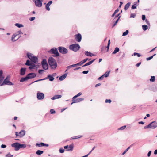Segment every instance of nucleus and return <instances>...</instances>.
Wrapping results in <instances>:
<instances>
[{
    "label": "nucleus",
    "instance_id": "obj_1",
    "mask_svg": "<svg viewBox=\"0 0 157 157\" xmlns=\"http://www.w3.org/2000/svg\"><path fill=\"white\" fill-rule=\"evenodd\" d=\"M48 63L51 67L53 69L56 68L57 63L55 60L52 57H50L48 59Z\"/></svg>",
    "mask_w": 157,
    "mask_h": 157
},
{
    "label": "nucleus",
    "instance_id": "obj_2",
    "mask_svg": "<svg viewBox=\"0 0 157 157\" xmlns=\"http://www.w3.org/2000/svg\"><path fill=\"white\" fill-rule=\"evenodd\" d=\"M80 47L77 44H74L70 45L69 46V49L75 52L78 51L80 48Z\"/></svg>",
    "mask_w": 157,
    "mask_h": 157
},
{
    "label": "nucleus",
    "instance_id": "obj_3",
    "mask_svg": "<svg viewBox=\"0 0 157 157\" xmlns=\"http://www.w3.org/2000/svg\"><path fill=\"white\" fill-rule=\"evenodd\" d=\"M10 78V75H8L4 80L2 83L1 85V86L3 85H13L14 84L9 81Z\"/></svg>",
    "mask_w": 157,
    "mask_h": 157
},
{
    "label": "nucleus",
    "instance_id": "obj_4",
    "mask_svg": "<svg viewBox=\"0 0 157 157\" xmlns=\"http://www.w3.org/2000/svg\"><path fill=\"white\" fill-rule=\"evenodd\" d=\"M157 127V122L156 121H154L150 123L148 125L144 127V129L152 128L154 129Z\"/></svg>",
    "mask_w": 157,
    "mask_h": 157
},
{
    "label": "nucleus",
    "instance_id": "obj_5",
    "mask_svg": "<svg viewBox=\"0 0 157 157\" xmlns=\"http://www.w3.org/2000/svg\"><path fill=\"white\" fill-rule=\"evenodd\" d=\"M49 53L54 54L55 56H59V53L57 49L55 48H53L48 51Z\"/></svg>",
    "mask_w": 157,
    "mask_h": 157
},
{
    "label": "nucleus",
    "instance_id": "obj_6",
    "mask_svg": "<svg viewBox=\"0 0 157 157\" xmlns=\"http://www.w3.org/2000/svg\"><path fill=\"white\" fill-rule=\"evenodd\" d=\"M68 52V50L65 48L59 46V52L65 54L67 53Z\"/></svg>",
    "mask_w": 157,
    "mask_h": 157
},
{
    "label": "nucleus",
    "instance_id": "obj_7",
    "mask_svg": "<svg viewBox=\"0 0 157 157\" xmlns=\"http://www.w3.org/2000/svg\"><path fill=\"white\" fill-rule=\"evenodd\" d=\"M48 78H49V80L50 81H53L54 80V78L52 76H51L50 75H48L47 77H46V78H43V79H39L38 80H36V81H35L33 83L35 82H38V81H42V80H43L46 79H47Z\"/></svg>",
    "mask_w": 157,
    "mask_h": 157
},
{
    "label": "nucleus",
    "instance_id": "obj_8",
    "mask_svg": "<svg viewBox=\"0 0 157 157\" xmlns=\"http://www.w3.org/2000/svg\"><path fill=\"white\" fill-rule=\"evenodd\" d=\"M11 146L12 147L15 148V151H18L19 150V143H13L11 144Z\"/></svg>",
    "mask_w": 157,
    "mask_h": 157
},
{
    "label": "nucleus",
    "instance_id": "obj_9",
    "mask_svg": "<svg viewBox=\"0 0 157 157\" xmlns=\"http://www.w3.org/2000/svg\"><path fill=\"white\" fill-rule=\"evenodd\" d=\"M44 97V94L42 93L38 92L37 94V98L38 100H42Z\"/></svg>",
    "mask_w": 157,
    "mask_h": 157
},
{
    "label": "nucleus",
    "instance_id": "obj_10",
    "mask_svg": "<svg viewBox=\"0 0 157 157\" xmlns=\"http://www.w3.org/2000/svg\"><path fill=\"white\" fill-rule=\"evenodd\" d=\"M42 2L39 0H36L35 2L36 6L38 7H41L42 5Z\"/></svg>",
    "mask_w": 157,
    "mask_h": 157
},
{
    "label": "nucleus",
    "instance_id": "obj_11",
    "mask_svg": "<svg viewBox=\"0 0 157 157\" xmlns=\"http://www.w3.org/2000/svg\"><path fill=\"white\" fill-rule=\"evenodd\" d=\"M82 39V36L80 33L75 35V40L78 42H80Z\"/></svg>",
    "mask_w": 157,
    "mask_h": 157
},
{
    "label": "nucleus",
    "instance_id": "obj_12",
    "mask_svg": "<svg viewBox=\"0 0 157 157\" xmlns=\"http://www.w3.org/2000/svg\"><path fill=\"white\" fill-rule=\"evenodd\" d=\"M36 146H38L39 147H41L43 146L48 147L49 145L48 144H44L43 143H41L40 144L36 143Z\"/></svg>",
    "mask_w": 157,
    "mask_h": 157
},
{
    "label": "nucleus",
    "instance_id": "obj_13",
    "mask_svg": "<svg viewBox=\"0 0 157 157\" xmlns=\"http://www.w3.org/2000/svg\"><path fill=\"white\" fill-rule=\"evenodd\" d=\"M18 35V34H17V33L14 34L11 37V40L13 41H15L17 40L19 37H20V36L18 38L15 39V37Z\"/></svg>",
    "mask_w": 157,
    "mask_h": 157
},
{
    "label": "nucleus",
    "instance_id": "obj_14",
    "mask_svg": "<svg viewBox=\"0 0 157 157\" xmlns=\"http://www.w3.org/2000/svg\"><path fill=\"white\" fill-rule=\"evenodd\" d=\"M26 69L25 68H21L20 70V74L21 76L24 75L25 73Z\"/></svg>",
    "mask_w": 157,
    "mask_h": 157
},
{
    "label": "nucleus",
    "instance_id": "obj_15",
    "mask_svg": "<svg viewBox=\"0 0 157 157\" xmlns=\"http://www.w3.org/2000/svg\"><path fill=\"white\" fill-rule=\"evenodd\" d=\"M27 76L29 79L35 77L36 76V75L34 73H30L28 74Z\"/></svg>",
    "mask_w": 157,
    "mask_h": 157
},
{
    "label": "nucleus",
    "instance_id": "obj_16",
    "mask_svg": "<svg viewBox=\"0 0 157 157\" xmlns=\"http://www.w3.org/2000/svg\"><path fill=\"white\" fill-rule=\"evenodd\" d=\"M83 100L84 99L82 98H78L76 100H75L74 99V100H73V101L72 103H71V105H72L73 103L79 102L83 101Z\"/></svg>",
    "mask_w": 157,
    "mask_h": 157
},
{
    "label": "nucleus",
    "instance_id": "obj_17",
    "mask_svg": "<svg viewBox=\"0 0 157 157\" xmlns=\"http://www.w3.org/2000/svg\"><path fill=\"white\" fill-rule=\"evenodd\" d=\"M4 78L3 75V71L2 70H0V83H1Z\"/></svg>",
    "mask_w": 157,
    "mask_h": 157
},
{
    "label": "nucleus",
    "instance_id": "obj_18",
    "mask_svg": "<svg viewBox=\"0 0 157 157\" xmlns=\"http://www.w3.org/2000/svg\"><path fill=\"white\" fill-rule=\"evenodd\" d=\"M52 3V1H50L46 5L45 8L48 11H49L50 10V8H49V6Z\"/></svg>",
    "mask_w": 157,
    "mask_h": 157
},
{
    "label": "nucleus",
    "instance_id": "obj_19",
    "mask_svg": "<svg viewBox=\"0 0 157 157\" xmlns=\"http://www.w3.org/2000/svg\"><path fill=\"white\" fill-rule=\"evenodd\" d=\"M74 148V145L73 144H70L69 146H68V149L66 150L67 151H72Z\"/></svg>",
    "mask_w": 157,
    "mask_h": 157
},
{
    "label": "nucleus",
    "instance_id": "obj_20",
    "mask_svg": "<svg viewBox=\"0 0 157 157\" xmlns=\"http://www.w3.org/2000/svg\"><path fill=\"white\" fill-rule=\"evenodd\" d=\"M67 74L65 73L62 76L59 77V80L62 81L67 76Z\"/></svg>",
    "mask_w": 157,
    "mask_h": 157
},
{
    "label": "nucleus",
    "instance_id": "obj_21",
    "mask_svg": "<svg viewBox=\"0 0 157 157\" xmlns=\"http://www.w3.org/2000/svg\"><path fill=\"white\" fill-rule=\"evenodd\" d=\"M25 131L24 130H22L19 132V136L20 137H22L25 135Z\"/></svg>",
    "mask_w": 157,
    "mask_h": 157
},
{
    "label": "nucleus",
    "instance_id": "obj_22",
    "mask_svg": "<svg viewBox=\"0 0 157 157\" xmlns=\"http://www.w3.org/2000/svg\"><path fill=\"white\" fill-rule=\"evenodd\" d=\"M96 59H94L85 64L82 66L83 67H86L87 66L91 64Z\"/></svg>",
    "mask_w": 157,
    "mask_h": 157
},
{
    "label": "nucleus",
    "instance_id": "obj_23",
    "mask_svg": "<svg viewBox=\"0 0 157 157\" xmlns=\"http://www.w3.org/2000/svg\"><path fill=\"white\" fill-rule=\"evenodd\" d=\"M37 58L36 57L34 56L33 57L31 60L34 63H36L37 62Z\"/></svg>",
    "mask_w": 157,
    "mask_h": 157
},
{
    "label": "nucleus",
    "instance_id": "obj_24",
    "mask_svg": "<svg viewBox=\"0 0 157 157\" xmlns=\"http://www.w3.org/2000/svg\"><path fill=\"white\" fill-rule=\"evenodd\" d=\"M29 79L28 77L26 76L25 77L21 78L20 80V82H23L24 81H26Z\"/></svg>",
    "mask_w": 157,
    "mask_h": 157
},
{
    "label": "nucleus",
    "instance_id": "obj_25",
    "mask_svg": "<svg viewBox=\"0 0 157 157\" xmlns=\"http://www.w3.org/2000/svg\"><path fill=\"white\" fill-rule=\"evenodd\" d=\"M130 4L131 3L128 2L125 5L124 8L125 11H126L128 9L130 6Z\"/></svg>",
    "mask_w": 157,
    "mask_h": 157
},
{
    "label": "nucleus",
    "instance_id": "obj_26",
    "mask_svg": "<svg viewBox=\"0 0 157 157\" xmlns=\"http://www.w3.org/2000/svg\"><path fill=\"white\" fill-rule=\"evenodd\" d=\"M27 55L29 59L31 60L33 57L34 56L32 54L30 53H28Z\"/></svg>",
    "mask_w": 157,
    "mask_h": 157
},
{
    "label": "nucleus",
    "instance_id": "obj_27",
    "mask_svg": "<svg viewBox=\"0 0 157 157\" xmlns=\"http://www.w3.org/2000/svg\"><path fill=\"white\" fill-rule=\"evenodd\" d=\"M43 153V151L38 150L36 152V153L38 155H41Z\"/></svg>",
    "mask_w": 157,
    "mask_h": 157
},
{
    "label": "nucleus",
    "instance_id": "obj_28",
    "mask_svg": "<svg viewBox=\"0 0 157 157\" xmlns=\"http://www.w3.org/2000/svg\"><path fill=\"white\" fill-rule=\"evenodd\" d=\"M119 51V48L118 47H116L114 51L112 53V54H115L117 52H118Z\"/></svg>",
    "mask_w": 157,
    "mask_h": 157
},
{
    "label": "nucleus",
    "instance_id": "obj_29",
    "mask_svg": "<svg viewBox=\"0 0 157 157\" xmlns=\"http://www.w3.org/2000/svg\"><path fill=\"white\" fill-rule=\"evenodd\" d=\"M85 54L86 55L89 56L90 57H91L92 56V53H91L90 52L88 51H85Z\"/></svg>",
    "mask_w": 157,
    "mask_h": 157
},
{
    "label": "nucleus",
    "instance_id": "obj_30",
    "mask_svg": "<svg viewBox=\"0 0 157 157\" xmlns=\"http://www.w3.org/2000/svg\"><path fill=\"white\" fill-rule=\"evenodd\" d=\"M26 146L25 144H21L19 143V148H26Z\"/></svg>",
    "mask_w": 157,
    "mask_h": 157
},
{
    "label": "nucleus",
    "instance_id": "obj_31",
    "mask_svg": "<svg viewBox=\"0 0 157 157\" xmlns=\"http://www.w3.org/2000/svg\"><path fill=\"white\" fill-rule=\"evenodd\" d=\"M110 71H107L103 75H104V76L105 77H107L109 76V74Z\"/></svg>",
    "mask_w": 157,
    "mask_h": 157
},
{
    "label": "nucleus",
    "instance_id": "obj_32",
    "mask_svg": "<svg viewBox=\"0 0 157 157\" xmlns=\"http://www.w3.org/2000/svg\"><path fill=\"white\" fill-rule=\"evenodd\" d=\"M120 17H121V16H119V17H118L117 19L116 20V21L114 22V24L113 25L112 27H113L116 25L117 23V22L119 21V20L120 19Z\"/></svg>",
    "mask_w": 157,
    "mask_h": 157
},
{
    "label": "nucleus",
    "instance_id": "obj_33",
    "mask_svg": "<svg viewBox=\"0 0 157 157\" xmlns=\"http://www.w3.org/2000/svg\"><path fill=\"white\" fill-rule=\"evenodd\" d=\"M59 98V95H55L53 97L51 98V99L52 100H54L56 99Z\"/></svg>",
    "mask_w": 157,
    "mask_h": 157
},
{
    "label": "nucleus",
    "instance_id": "obj_34",
    "mask_svg": "<svg viewBox=\"0 0 157 157\" xmlns=\"http://www.w3.org/2000/svg\"><path fill=\"white\" fill-rule=\"evenodd\" d=\"M81 95L82 93L81 92L79 93L76 95H75L74 97H73V98H72V99L74 100V99L76 98L77 97L80 96Z\"/></svg>",
    "mask_w": 157,
    "mask_h": 157
},
{
    "label": "nucleus",
    "instance_id": "obj_35",
    "mask_svg": "<svg viewBox=\"0 0 157 157\" xmlns=\"http://www.w3.org/2000/svg\"><path fill=\"white\" fill-rule=\"evenodd\" d=\"M143 29L144 31L148 29V26L145 25H142Z\"/></svg>",
    "mask_w": 157,
    "mask_h": 157
},
{
    "label": "nucleus",
    "instance_id": "obj_36",
    "mask_svg": "<svg viewBox=\"0 0 157 157\" xmlns=\"http://www.w3.org/2000/svg\"><path fill=\"white\" fill-rule=\"evenodd\" d=\"M43 68L45 70H47L48 68V64H45L42 65Z\"/></svg>",
    "mask_w": 157,
    "mask_h": 157
},
{
    "label": "nucleus",
    "instance_id": "obj_37",
    "mask_svg": "<svg viewBox=\"0 0 157 157\" xmlns=\"http://www.w3.org/2000/svg\"><path fill=\"white\" fill-rule=\"evenodd\" d=\"M13 155H11L10 152H8L6 155L5 157H13Z\"/></svg>",
    "mask_w": 157,
    "mask_h": 157
},
{
    "label": "nucleus",
    "instance_id": "obj_38",
    "mask_svg": "<svg viewBox=\"0 0 157 157\" xmlns=\"http://www.w3.org/2000/svg\"><path fill=\"white\" fill-rule=\"evenodd\" d=\"M110 44V40H109L108 41L107 45L105 48H107V51H108L109 50Z\"/></svg>",
    "mask_w": 157,
    "mask_h": 157
},
{
    "label": "nucleus",
    "instance_id": "obj_39",
    "mask_svg": "<svg viewBox=\"0 0 157 157\" xmlns=\"http://www.w3.org/2000/svg\"><path fill=\"white\" fill-rule=\"evenodd\" d=\"M15 25L19 28L23 27V26L22 24H20L19 23H16L15 24Z\"/></svg>",
    "mask_w": 157,
    "mask_h": 157
},
{
    "label": "nucleus",
    "instance_id": "obj_40",
    "mask_svg": "<svg viewBox=\"0 0 157 157\" xmlns=\"http://www.w3.org/2000/svg\"><path fill=\"white\" fill-rule=\"evenodd\" d=\"M25 64L27 66H30L32 65L30 63V61L29 60H27Z\"/></svg>",
    "mask_w": 157,
    "mask_h": 157
},
{
    "label": "nucleus",
    "instance_id": "obj_41",
    "mask_svg": "<svg viewBox=\"0 0 157 157\" xmlns=\"http://www.w3.org/2000/svg\"><path fill=\"white\" fill-rule=\"evenodd\" d=\"M130 148V147H128L124 151V152H123L122 154V155H124L126 152L128 151Z\"/></svg>",
    "mask_w": 157,
    "mask_h": 157
},
{
    "label": "nucleus",
    "instance_id": "obj_42",
    "mask_svg": "<svg viewBox=\"0 0 157 157\" xmlns=\"http://www.w3.org/2000/svg\"><path fill=\"white\" fill-rule=\"evenodd\" d=\"M155 80V78L154 76H152L151 77L150 79V81L152 82H154Z\"/></svg>",
    "mask_w": 157,
    "mask_h": 157
},
{
    "label": "nucleus",
    "instance_id": "obj_43",
    "mask_svg": "<svg viewBox=\"0 0 157 157\" xmlns=\"http://www.w3.org/2000/svg\"><path fill=\"white\" fill-rule=\"evenodd\" d=\"M128 33V30H126V31L123 33L122 36H124L127 35Z\"/></svg>",
    "mask_w": 157,
    "mask_h": 157
},
{
    "label": "nucleus",
    "instance_id": "obj_44",
    "mask_svg": "<svg viewBox=\"0 0 157 157\" xmlns=\"http://www.w3.org/2000/svg\"><path fill=\"white\" fill-rule=\"evenodd\" d=\"M82 65L81 62H79V63H76V64H73V65L74 66V67H75L78 66H81Z\"/></svg>",
    "mask_w": 157,
    "mask_h": 157
},
{
    "label": "nucleus",
    "instance_id": "obj_45",
    "mask_svg": "<svg viewBox=\"0 0 157 157\" xmlns=\"http://www.w3.org/2000/svg\"><path fill=\"white\" fill-rule=\"evenodd\" d=\"M82 136H74L72 137V138L73 139H78L81 137Z\"/></svg>",
    "mask_w": 157,
    "mask_h": 157
},
{
    "label": "nucleus",
    "instance_id": "obj_46",
    "mask_svg": "<svg viewBox=\"0 0 157 157\" xmlns=\"http://www.w3.org/2000/svg\"><path fill=\"white\" fill-rule=\"evenodd\" d=\"M88 58H86L84 60H83L82 61H81L82 65L83 63H85L88 60Z\"/></svg>",
    "mask_w": 157,
    "mask_h": 157
},
{
    "label": "nucleus",
    "instance_id": "obj_47",
    "mask_svg": "<svg viewBox=\"0 0 157 157\" xmlns=\"http://www.w3.org/2000/svg\"><path fill=\"white\" fill-rule=\"evenodd\" d=\"M155 55H156V54H154L153 56H152L151 57H150L147 58L146 60L147 61L151 60L153 58V57Z\"/></svg>",
    "mask_w": 157,
    "mask_h": 157
},
{
    "label": "nucleus",
    "instance_id": "obj_48",
    "mask_svg": "<svg viewBox=\"0 0 157 157\" xmlns=\"http://www.w3.org/2000/svg\"><path fill=\"white\" fill-rule=\"evenodd\" d=\"M42 65H44V64H48L47 62H46V61L45 59H43L42 61Z\"/></svg>",
    "mask_w": 157,
    "mask_h": 157
},
{
    "label": "nucleus",
    "instance_id": "obj_49",
    "mask_svg": "<svg viewBox=\"0 0 157 157\" xmlns=\"http://www.w3.org/2000/svg\"><path fill=\"white\" fill-rule=\"evenodd\" d=\"M137 5H136V4H134L132 6V9H134L136 8V6Z\"/></svg>",
    "mask_w": 157,
    "mask_h": 157
},
{
    "label": "nucleus",
    "instance_id": "obj_50",
    "mask_svg": "<svg viewBox=\"0 0 157 157\" xmlns=\"http://www.w3.org/2000/svg\"><path fill=\"white\" fill-rule=\"evenodd\" d=\"M50 113L51 114H53L55 113L56 112L53 109H51L50 110Z\"/></svg>",
    "mask_w": 157,
    "mask_h": 157
},
{
    "label": "nucleus",
    "instance_id": "obj_51",
    "mask_svg": "<svg viewBox=\"0 0 157 157\" xmlns=\"http://www.w3.org/2000/svg\"><path fill=\"white\" fill-rule=\"evenodd\" d=\"M126 126L124 125V126H123L121 127L120 128H119L118 129L123 130H124V129L126 128Z\"/></svg>",
    "mask_w": 157,
    "mask_h": 157
},
{
    "label": "nucleus",
    "instance_id": "obj_52",
    "mask_svg": "<svg viewBox=\"0 0 157 157\" xmlns=\"http://www.w3.org/2000/svg\"><path fill=\"white\" fill-rule=\"evenodd\" d=\"M37 67H36L35 66H30L29 67V69L31 70L33 69H35Z\"/></svg>",
    "mask_w": 157,
    "mask_h": 157
},
{
    "label": "nucleus",
    "instance_id": "obj_53",
    "mask_svg": "<svg viewBox=\"0 0 157 157\" xmlns=\"http://www.w3.org/2000/svg\"><path fill=\"white\" fill-rule=\"evenodd\" d=\"M133 55L134 56H136V55H137L138 57H140L141 56L139 53L136 52H134L133 53Z\"/></svg>",
    "mask_w": 157,
    "mask_h": 157
},
{
    "label": "nucleus",
    "instance_id": "obj_54",
    "mask_svg": "<svg viewBox=\"0 0 157 157\" xmlns=\"http://www.w3.org/2000/svg\"><path fill=\"white\" fill-rule=\"evenodd\" d=\"M136 16V14L134 13H132L130 15V17L134 18Z\"/></svg>",
    "mask_w": 157,
    "mask_h": 157
},
{
    "label": "nucleus",
    "instance_id": "obj_55",
    "mask_svg": "<svg viewBox=\"0 0 157 157\" xmlns=\"http://www.w3.org/2000/svg\"><path fill=\"white\" fill-rule=\"evenodd\" d=\"M64 150L63 148L59 149V152L61 153H63L64 152Z\"/></svg>",
    "mask_w": 157,
    "mask_h": 157
},
{
    "label": "nucleus",
    "instance_id": "obj_56",
    "mask_svg": "<svg viewBox=\"0 0 157 157\" xmlns=\"http://www.w3.org/2000/svg\"><path fill=\"white\" fill-rule=\"evenodd\" d=\"M105 102L106 103H110L111 102V100L110 99H106L105 101Z\"/></svg>",
    "mask_w": 157,
    "mask_h": 157
},
{
    "label": "nucleus",
    "instance_id": "obj_57",
    "mask_svg": "<svg viewBox=\"0 0 157 157\" xmlns=\"http://www.w3.org/2000/svg\"><path fill=\"white\" fill-rule=\"evenodd\" d=\"M44 70H39L38 71V72L40 74H42V73L44 72Z\"/></svg>",
    "mask_w": 157,
    "mask_h": 157
},
{
    "label": "nucleus",
    "instance_id": "obj_58",
    "mask_svg": "<svg viewBox=\"0 0 157 157\" xmlns=\"http://www.w3.org/2000/svg\"><path fill=\"white\" fill-rule=\"evenodd\" d=\"M6 146L5 145L2 144L1 145V147L2 148H6Z\"/></svg>",
    "mask_w": 157,
    "mask_h": 157
},
{
    "label": "nucleus",
    "instance_id": "obj_59",
    "mask_svg": "<svg viewBox=\"0 0 157 157\" xmlns=\"http://www.w3.org/2000/svg\"><path fill=\"white\" fill-rule=\"evenodd\" d=\"M104 75H102V76H100L98 78V79L99 80H102L103 78H104Z\"/></svg>",
    "mask_w": 157,
    "mask_h": 157
},
{
    "label": "nucleus",
    "instance_id": "obj_60",
    "mask_svg": "<svg viewBox=\"0 0 157 157\" xmlns=\"http://www.w3.org/2000/svg\"><path fill=\"white\" fill-rule=\"evenodd\" d=\"M73 67H74V66H73V65H70L69 66H67V69H69Z\"/></svg>",
    "mask_w": 157,
    "mask_h": 157
},
{
    "label": "nucleus",
    "instance_id": "obj_61",
    "mask_svg": "<svg viewBox=\"0 0 157 157\" xmlns=\"http://www.w3.org/2000/svg\"><path fill=\"white\" fill-rule=\"evenodd\" d=\"M146 17L144 15H143L142 16V19L143 20H144L145 19Z\"/></svg>",
    "mask_w": 157,
    "mask_h": 157
},
{
    "label": "nucleus",
    "instance_id": "obj_62",
    "mask_svg": "<svg viewBox=\"0 0 157 157\" xmlns=\"http://www.w3.org/2000/svg\"><path fill=\"white\" fill-rule=\"evenodd\" d=\"M89 72V71H83L82 73L84 74H87Z\"/></svg>",
    "mask_w": 157,
    "mask_h": 157
},
{
    "label": "nucleus",
    "instance_id": "obj_63",
    "mask_svg": "<svg viewBox=\"0 0 157 157\" xmlns=\"http://www.w3.org/2000/svg\"><path fill=\"white\" fill-rule=\"evenodd\" d=\"M35 17H32L30 18L29 20L31 21H33L35 20Z\"/></svg>",
    "mask_w": 157,
    "mask_h": 157
},
{
    "label": "nucleus",
    "instance_id": "obj_64",
    "mask_svg": "<svg viewBox=\"0 0 157 157\" xmlns=\"http://www.w3.org/2000/svg\"><path fill=\"white\" fill-rule=\"evenodd\" d=\"M23 34V33L20 31H19L17 32V34H18V35L20 34Z\"/></svg>",
    "mask_w": 157,
    "mask_h": 157
}]
</instances>
